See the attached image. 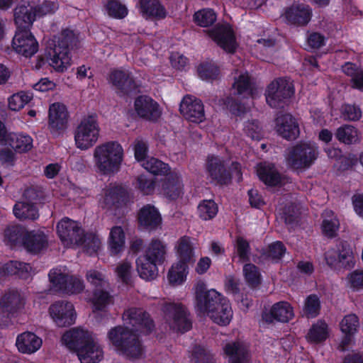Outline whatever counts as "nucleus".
<instances>
[{
    "instance_id": "f257e3e1",
    "label": "nucleus",
    "mask_w": 363,
    "mask_h": 363,
    "mask_svg": "<svg viewBox=\"0 0 363 363\" xmlns=\"http://www.w3.org/2000/svg\"><path fill=\"white\" fill-rule=\"evenodd\" d=\"M194 307L200 317H208L213 323L226 325L233 318L231 306L227 298L214 289L207 291L206 284L199 281L194 286Z\"/></svg>"
},
{
    "instance_id": "f03ea898",
    "label": "nucleus",
    "mask_w": 363,
    "mask_h": 363,
    "mask_svg": "<svg viewBox=\"0 0 363 363\" xmlns=\"http://www.w3.org/2000/svg\"><path fill=\"white\" fill-rule=\"evenodd\" d=\"M62 342L77 353L81 363H99L104 358V351L94 334L82 328L66 331Z\"/></svg>"
},
{
    "instance_id": "7ed1b4c3",
    "label": "nucleus",
    "mask_w": 363,
    "mask_h": 363,
    "mask_svg": "<svg viewBox=\"0 0 363 363\" xmlns=\"http://www.w3.org/2000/svg\"><path fill=\"white\" fill-rule=\"evenodd\" d=\"M124 158L122 145L116 141H108L97 145L93 151L95 172L103 176H113L121 167Z\"/></svg>"
},
{
    "instance_id": "20e7f679",
    "label": "nucleus",
    "mask_w": 363,
    "mask_h": 363,
    "mask_svg": "<svg viewBox=\"0 0 363 363\" xmlns=\"http://www.w3.org/2000/svg\"><path fill=\"white\" fill-rule=\"evenodd\" d=\"M78 38L71 29H65L49 43L48 60L50 66L58 72H65L72 65L69 47L76 45Z\"/></svg>"
},
{
    "instance_id": "39448f33",
    "label": "nucleus",
    "mask_w": 363,
    "mask_h": 363,
    "mask_svg": "<svg viewBox=\"0 0 363 363\" xmlns=\"http://www.w3.org/2000/svg\"><path fill=\"white\" fill-rule=\"evenodd\" d=\"M4 242L11 247L23 246L28 251L37 253L45 247L47 239L42 232L27 233L22 227L14 225L5 230Z\"/></svg>"
},
{
    "instance_id": "423d86ee",
    "label": "nucleus",
    "mask_w": 363,
    "mask_h": 363,
    "mask_svg": "<svg viewBox=\"0 0 363 363\" xmlns=\"http://www.w3.org/2000/svg\"><path fill=\"white\" fill-rule=\"evenodd\" d=\"M108 336L119 354L131 359L142 357L143 350L141 344L137 335L127 327H116L109 331Z\"/></svg>"
},
{
    "instance_id": "0eeeda50",
    "label": "nucleus",
    "mask_w": 363,
    "mask_h": 363,
    "mask_svg": "<svg viewBox=\"0 0 363 363\" xmlns=\"http://www.w3.org/2000/svg\"><path fill=\"white\" fill-rule=\"evenodd\" d=\"M256 89L252 86L250 78L247 72L240 74L236 73L234 77V82L232 86V94L235 99H228L225 102V106L230 113L235 116H240L245 113L247 108L244 105L240 104L238 101L254 98Z\"/></svg>"
},
{
    "instance_id": "6e6552de",
    "label": "nucleus",
    "mask_w": 363,
    "mask_h": 363,
    "mask_svg": "<svg viewBox=\"0 0 363 363\" xmlns=\"http://www.w3.org/2000/svg\"><path fill=\"white\" fill-rule=\"evenodd\" d=\"M100 128L94 116L84 117L77 126L74 133V144L77 148L86 150L93 147L99 140Z\"/></svg>"
},
{
    "instance_id": "1a4fd4ad",
    "label": "nucleus",
    "mask_w": 363,
    "mask_h": 363,
    "mask_svg": "<svg viewBox=\"0 0 363 363\" xmlns=\"http://www.w3.org/2000/svg\"><path fill=\"white\" fill-rule=\"evenodd\" d=\"M318 147L311 143H301L288 149L287 164L294 169L309 167L317 159Z\"/></svg>"
},
{
    "instance_id": "9d476101",
    "label": "nucleus",
    "mask_w": 363,
    "mask_h": 363,
    "mask_svg": "<svg viewBox=\"0 0 363 363\" xmlns=\"http://www.w3.org/2000/svg\"><path fill=\"white\" fill-rule=\"evenodd\" d=\"M49 279L56 290L66 294L80 293L84 288L83 281L77 277L69 275L65 267L52 269L49 273Z\"/></svg>"
},
{
    "instance_id": "9b49d317",
    "label": "nucleus",
    "mask_w": 363,
    "mask_h": 363,
    "mask_svg": "<svg viewBox=\"0 0 363 363\" xmlns=\"http://www.w3.org/2000/svg\"><path fill=\"white\" fill-rule=\"evenodd\" d=\"M164 320L169 329L184 333L191 328V321L186 308L181 303H168L164 307Z\"/></svg>"
},
{
    "instance_id": "f8f14e48",
    "label": "nucleus",
    "mask_w": 363,
    "mask_h": 363,
    "mask_svg": "<svg viewBox=\"0 0 363 363\" xmlns=\"http://www.w3.org/2000/svg\"><path fill=\"white\" fill-rule=\"evenodd\" d=\"M11 47L18 55L30 58L38 52L39 43L30 29L16 28Z\"/></svg>"
},
{
    "instance_id": "ddd939ff",
    "label": "nucleus",
    "mask_w": 363,
    "mask_h": 363,
    "mask_svg": "<svg viewBox=\"0 0 363 363\" xmlns=\"http://www.w3.org/2000/svg\"><path fill=\"white\" fill-rule=\"evenodd\" d=\"M294 93V85L290 79H278L272 82L266 91L267 103L273 108L281 106L282 102Z\"/></svg>"
},
{
    "instance_id": "4468645a",
    "label": "nucleus",
    "mask_w": 363,
    "mask_h": 363,
    "mask_svg": "<svg viewBox=\"0 0 363 363\" xmlns=\"http://www.w3.org/2000/svg\"><path fill=\"white\" fill-rule=\"evenodd\" d=\"M57 233L62 243L67 247L79 245L84 237L83 230L79 225L68 218H62L57 225Z\"/></svg>"
},
{
    "instance_id": "2eb2a0df",
    "label": "nucleus",
    "mask_w": 363,
    "mask_h": 363,
    "mask_svg": "<svg viewBox=\"0 0 363 363\" xmlns=\"http://www.w3.org/2000/svg\"><path fill=\"white\" fill-rule=\"evenodd\" d=\"M129 198V193L122 184H111L102 191L99 199V206L105 210L118 208Z\"/></svg>"
},
{
    "instance_id": "dca6fc26",
    "label": "nucleus",
    "mask_w": 363,
    "mask_h": 363,
    "mask_svg": "<svg viewBox=\"0 0 363 363\" xmlns=\"http://www.w3.org/2000/svg\"><path fill=\"white\" fill-rule=\"evenodd\" d=\"M231 174L227 173L222 161L214 156H209L207 160L206 169L209 177L220 184H225L228 179L233 177H235L238 181L241 179L240 164L233 163L232 165Z\"/></svg>"
},
{
    "instance_id": "f3484780",
    "label": "nucleus",
    "mask_w": 363,
    "mask_h": 363,
    "mask_svg": "<svg viewBox=\"0 0 363 363\" xmlns=\"http://www.w3.org/2000/svg\"><path fill=\"white\" fill-rule=\"evenodd\" d=\"M49 314L58 327H66L74 323L76 312L73 304L68 301H56L49 308Z\"/></svg>"
},
{
    "instance_id": "a211bd4d",
    "label": "nucleus",
    "mask_w": 363,
    "mask_h": 363,
    "mask_svg": "<svg viewBox=\"0 0 363 363\" xmlns=\"http://www.w3.org/2000/svg\"><path fill=\"white\" fill-rule=\"evenodd\" d=\"M136 115L149 121H157L162 113V108L152 97L147 95L138 96L134 101Z\"/></svg>"
},
{
    "instance_id": "6ab92c4d",
    "label": "nucleus",
    "mask_w": 363,
    "mask_h": 363,
    "mask_svg": "<svg viewBox=\"0 0 363 363\" xmlns=\"http://www.w3.org/2000/svg\"><path fill=\"white\" fill-rule=\"evenodd\" d=\"M208 35L223 50L233 52L238 48L234 32L228 24H218L207 31Z\"/></svg>"
},
{
    "instance_id": "aec40b11",
    "label": "nucleus",
    "mask_w": 363,
    "mask_h": 363,
    "mask_svg": "<svg viewBox=\"0 0 363 363\" xmlns=\"http://www.w3.org/2000/svg\"><path fill=\"white\" fill-rule=\"evenodd\" d=\"M179 109L183 116L191 122L201 123L205 118L202 102L193 96H185L181 101Z\"/></svg>"
},
{
    "instance_id": "412c9836",
    "label": "nucleus",
    "mask_w": 363,
    "mask_h": 363,
    "mask_svg": "<svg viewBox=\"0 0 363 363\" xmlns=\"http://www.w3.org/2000/svg\"><path fill=\"white\" fill-rule=\"evenodd\" d=\"M69 113L66 106L60 102L52 104L48 111V128L52 133L65 130L68 123Z\"/></svg>"
},
{
    "instance_id": "4be33fe9",
    "label": "nucleus",
    "mask_w": 363,
    "mask_h": 363,
    "mask_svg": "<svg viewBox=\"0 0 363 363\" xmlns=\"http://www.w3.org/2000/svg\"><path fill=\"white\" fill-rule=\"evenodd\" d=\"M325 258L327 264L335 269L349 267L353 264L352 252L347 245L341 244L336 249L326 252Z\"/></svg>"
},
{
    "instance_id": "5701e85b",
    "label": "nucleus",
    "mask_w": 363,
    "mask_h": 363,
    "mask_svg": "<svg viewBox=\"0 0 363 363\" xmlns=\"http://www.w3.org/2000/svg\"><path fill=\"white\" fill-rule=\"evenodd\" d=\"M158 191L167 198L174 200L184 194V185L181 174L177 171L171 172L159 185Z\"/></svg>"
},
{
    "instance_id": "b1692460",
    "label": "nucleus",
    "mask_w": 363,
    "mask_h": 363,
    "mask_svg": "<svg viewBox=\"0 0 363 363\" xmlns=\"http://www.w3.org/2000/svg\"><path fill=\"white\" fill-rule=\"evenodd\" d=\"M13 20L16 28L30 29L36 20L35 2H23L14 9Z\"/></svg>"
},
{
    "instance_id": "393cba45",
    "label": "nucleus",
    "mask_w": 363,
    "mask_h": 363,
    "mask_svg": "<svg viewBox=\"0 0 363 363\" xmlns=\"http://www.w3.org/2000/svg\"><path fill=\"white\" fill-rule=\"evenodd\" d=\"M228 363H249L250 354L247 345L240 340L229 341L223 347Z\"/></svg>"
},
{
    "instance_id": "a878e982",
    "label": "nucleus",
    "mask_w": 363,
    "mask_h": 363,
    "mask_svg": "<svg viewBox=\"0 0 363 363\" xmlns=\"http://www.w3.org/2000/svg\"><path fill=\"white\" fill-rule=\"evenodd\" d=\"M259 179L269 186H282L289 182V179L281 176L274 165L269 162H261L257 167Z\"/></svg>"
},
{
    "instance_id": "bb28decb",
    "label": "nucleus",
    "mask_w": 363,
    "mask_h": 363,
    "mask_svg": "<svg viewBox=\"0 0 363 363\" xmlns=\"http://www.w3.org/2000/svg\"><path fill=\"white\" fill-rule=\"evenodd\" d=\"M294 316V309L291 304L286 301H280L274 303L269 311H265L262 318L267 323L274 320L286 323L292 319Z\"/></svg>"
},
{
    "instance_id": "cd10ccee",
    "label": "nucleus",
    "mask_w": 363,
    "mask_h": 363,
    "mask_svg": "<svg viewBox=\"0 0 363 363\" xmlns=\"http://www.w3.org/2000/svg\"><path fill=\"white\" fill-rule=\"evenodd\" d=\"M123 320L126 324L131 325L135 330L148 333L153 327L152 320L142 309L130 308L123 313Z\"/></svg>"
},
{
    "instance_id": "c85d7f7f",
    "label": "nucleus",
    "mask_w": 363,
    "mask_h": 363,
    "mask_svg": "<svg viewBox=\"0 0 363 363\" xmlns=\"http://www.w3.org/2000/svg\"><path fill=\"white\" fill-rule=\"evenodd\" d=\"M108 82L120 95L128 94L135 87L130 73L121 69L113 70L108 77Z\"/></svg>"
},
{
    "instance_id": "c756f323",
    "label": "nucleus",
    "mask_w": 363,
    "mask_h": 363,
    "mask_svg": "<svg viewBox=\"0 0 363 363\" xmlns=\"http://www.w3.org/2000/svg\"><path fill=\"white\" fill-rule=\"evenodd\" d=\"M277 133L286 140H295L299 135V126L296 119L290 114H283L276 119Z\"/></svg>"
},
{
    "instance_id": "7c9ffc66",
    "label": "nucleus",
    "mask_w": 363,
    "mask_h": 363,
    "mask_svg": "<svg viewBox=\"0 0 363 363\" xmlns=\"http://www.w3.org/2000/svg\"><path fill=\"white\" fill-rule=\"evenodd\" d=\"M359 326V318L355 314L347 315L340 321V330L345 335L340 344L342 350H346L353 343V335L357 332Z\"/></svg>"
},
{
    "instance_id": "2f4dec72",
    "label": "nucleus",
    "mask_w": 363,
    "mask_h": 363,
    "mask_svg": "<svg viewBox=\"0 0 363 363\" xmlns=\"http://www.w3.org/2000/svg\"><path fill=\"white\" fill-rule=\"evenodd\" d=\"M43 345V340L31 332H25L18 335L16 345L18 351L31 354L38 351Z\"/></svg>"
},
{
    "instance_id": "473e14b6",
    "label": "nucleus",
    "mask_w": 363,
    "mask_h": 363,
    "mask_svg": "<svg viewBox=\"0 0 363 363\" xmlns=\"http://www.w3.org/2000/svg\"><path fill=\"white\" fill-rule=\"evenodd\" d=\"M283 16L290 23L304 26L311 20V9L303 4L293 5L285 11Z\"/></svg>"
},
{
    "instance_id": "72a5a7b5",
    "label": "nucleus",
    "mask_w": 363,
    "mask_h": 363,
    "mask_svg": "<svg viewBox=\"0 0 363 363\" xmlns=\"http://www.w3.org/2000/svg\"><path fill=\"white\" fill-rule=\"evenodd\" d=\"M138 219L140 224L149 230L157 228L162 223V217L158 210L149 204L140 209Z\"/></svg>"
},
{
    "instance_id": "f704fd0d",
    "label": "nucleus",
    "mask_w": 363,
    "mask_h": 363,
    "mask_svg": "<svg viewBox=\"0 0 363 363\" xmlns=\"http://www.w3.org/2000/svg\"><path fill=\"white\" fill-rule=\"evenodd\" d=\"M174 250L177 261L190 263L194 260V246L191 238L183 236L179 238L175 242Z\"/></svg>"
},
{
    "instance_id": "c9c22d12",
    "label": "nucleus",
    "mask_w": 363,
    "mask_h": 363,
    "mask_svg": "<svg viewBox=\"0 0 363 363\" xmlns=\"http://www.w3.org/2000/svg\"><path fill=\"white\" fill-rule=\"evenodd\" d=\"M167 252V245L162 240L152 239L145 246L143 257L162 264Z\"/></svg>"
},
{
    "instance_id": "e433bc0d",
    "label": "nucleus",
    "mask_w": 363,
    "mask_h": 363,
    "mask_svg": "<svg viewBox=\"0 0 363 363\" xmlns=\"http://www.w3.org/2000/svg\"><path fill=\"white\" fill-rule=\"evenodd\" d=\"M330 334V328L328 325L322 320L314 323L309 328L306 339L311 344H320L325 342Z\"/></svg>"
},
{
    "instance_id": "4c0bfd02",
    "label": "nucleus",
    "mask_w": 363,
    "mask_h": 363,
    "mask_svg": "<svg viewBox=\"0 0 363 363\" xmlns=\"http://www.w3.org/2000/svg\"><path fill=\"white\" fill-rule=\"evenodd\" d=\"M125 235L121 226H113L111 228L107 240L108 248L111 255L121 254L125 248Z\"/></svg>"
},
{
    "instance_id": "58836bf2",
    "label": "nucleus",
    "mask_w": 363,
    "mask_h": 363,
    "mask_svg": "<svg viewBox=\"0 0 363 363\" xmlns=\"http://www.w3.org/2000/svg\"><path fill=\"white\" fill-rule=\"evenodd\" d=\"M140 11L147 18L162 19L167 16L166 9L159 0H140Z\"/></svg>"
},
{
    "instance_id": "ea45409f",
    "label": "nucleus",
    "mask_w": 363,
    "mask_h": 363,
    "mask_svg": "<svg viewBox=\"0 0 363 363\" xmlns=\"http://www.w3.org/2000/svg\"><path fill=\"white\" fill-rule=\"evenodd\" d=\"M24 305V298L18 291H11L6 293L0 303L2 313H15L21 310Z\"/></svg>"
},
{
    "instance_id": "a19ab883",
    "label": "nucleus",
    "mask_w": 363,
    "mask_h": 363,
    "mask_svg": "<svg viewBox=\"0 0 363 363\" xmlns=\"http://www.w3.org/2000/svg\"><path fill=\"white\" fill-rule=\"evenodd\" d=\"M157 264H160L143 256L139 257L136 260L137 270L140 277L147 281L157 277L158 274Z\"/></svg>"
},
{
    "instance_id": "79ce46f5",
    "label": "nucleus",
    "mask_w": 363,
    "mask_h": 363,
    "mask_svg": "<svg viewBox=\"0 0 363 363\" xmlns=\"http://www.w3.org/2000/svg\"><path fill=\"white\" fill-rule=\"evenodd\" d=\"M189 264L177 261L172 265L167 275L168 281L172 285H181L186 281L189 274Z\"/></svg>"
},
{
    "instance_id": "37998d69",
    "label": "nucleus",
    "mask_w": 363,
    "mask_h": 363,
    "mask_svg": "<svg viewBox=\"0 0 363 363\" xmlns=\"http://www.w3.org/2000/svg\"><path fill=\"white\" fill-rule=\"evenodd\" d=\"M7 145L11 147L16 152H24L32 148L33 139L28 135L12 133L9 137Z\"/></svg>"
},
{
    "instance_id": "c03bdc74",
    "label": "nucleus",
    "mask_w": 363,
    "mask_h": 363,
    "mask_svg": "<svg viewBox=\"0 0 363 363\" xmlns=\"http://www.w3.org/2000/svg\"><path fill=\"white\" fill-rule=\"evenodd\" d=\"M15 216L21 220H35L38 217L36 207L31 203L25 201L18 202L13 207Z\"/></svg>"
},
{
    "instance_id": "a18cd8bd",
    "label": "nucleus",
    "mask_w": 363,
    "mask_h": 363,
    "mask_svg": "<svg viewBox=\"0 0 363 363\" xmlns=\"http://www.w3.org/2000/svg\"><path fill=\"white\" fill-rule=\"evenodd\" d=\"M321 225L323 233L330 238L335 236L339 228V220L330 210H325L323 213Z\"/></svg>"
},
{
    "instance_id": "49530a36",
    "label": "nucleus",
    "mask_w": 363,
    "mask_h": 363,
    "mask_svg": "<svg viewBox=\"0 0 363 363\" xmlns=\"http://www.w3.org/2000/svg\"><path fill=\"white\" fill-rule=\"evenodd\" d=\"M89 301L92 304L94 313L105 311L106 308L112 303L111 297L103 289H96Z\"/></svg>"
},
{
    "instance_id": "de8ad7c7",
    "label": "nucleus",
    "mask_w": 363,
    "mask_h": 363,
    "mask_svg": "<svg viewBox=\"0 0 363 363\" xmlns=\"http://www.w3.org/2000/svg\"><path fill=\"white\" fill-rule=\"evenodd\" d=\"M32 99V96L26 91H21L10 96L8 99V108L12 111H19L25 107Z\"/></svg>"
},
{
    "instance_id": "09e8293b",
    "label": "nucleus",
    "mask_w": 363,
    "mask_h": 363,
    "mask_svg": "<svg viewBox=\"0 0 363 363\" xmlns=\"http://www.w3.org/2000/svg\"><path fill=\"white\" fill-rule=\"evenodd\" d=\"M217 19L216 13L213 9H203L195 12L194 22L199 26L206 28L213 25Z\"/></svg>"
},
{
    "instance_id": "8fccbe9b",
    "label": "nucleus",
    "mask_w": 363,
    "mask_h": 363,
    "mask_svg": "<svg viewBox=\"0 0 363 363\" xmlns=\"http://www.w3.org/2000/svg\"><path fill=\"white\" fill-rule=\"evenodd\" d=\"M336 137L340 142L345 144L356 143L360 138L358 130L351 125H344L338 128Z\"/></svg>"
},
{
    "instance_id": "3c124183",
    "label": "nucleus",
    "mask_w": 363,
    "mask_h": 363,
    "mask_svg": "<svg viewBox=\"0 0 363 363\" xmlns=\"http://www.w3.org/2000/svg\"><path fill=\"white\" fill-rule=\"evenodd\" d=\"M5 272L8 274H17L22 279H27L31 274V267L26 263L11 261L6 264Z\"/></svg>"
},
{
    "instance_id": "603ef678",
    "label": "nucleus",
    "mask_w": 363,
    "mask_h": 363,
    "mask_svg": "<svg viewBox=\"0 0 363 363\" xmlns=\"http://www.w3.org/2000/svg\"><path fill=\"white\" fill-rule=\"evenodd\" d=\"M79 245H82L84 250L89 255H94L101 247V240L99 235L95 233H89L84 235V239L82 237L81 242Z\"/></svg>"
},
{
    "instance_id": "864d4df0",
    "label": "nucleus",
    "mask_w": 363,
    "mask_h": 363,
    "mask_svg": "<svg viewBox=\"0 0 363 363\" xmlns=\"http://www.w3.org/2000/svg\"><path fill=\"white\" fill-rule=\"evenodd\" d=\"M141 166L153 174H165L169 170L168 164L154 157H148Z\"/></svg>"
},
{
    "instance_id": "5fc2aeb1",
    "label": "nucleus",
    "mask_w": 363,
    "mask_h": 363,
    "mask_svg": "<svg viewBox=\"0 0 363 363\" xmlns=\"http://www.w3.org/2000/svg\"><path fill=\"white\" fill-rule=\"evenodd\" d=\"M218 213V206L213 200H204L198 206L199 216L203 220L214 218Z\"/></svg>"
},
{
    "instance_id": "6e6d98bb",
    "label": "nucleus",
    "mask_w": 363,
    "mask_h": 363,
    "mask_svg": "<svg viewBox=\"0 0 363 363\" xmlns=\"http://www.w3.org/2000/svg\"><path fill=\"white\" fill-rule=\"evenodd\" d=\"M106 13L114 18H123L128 15L127 7L117 0H111L105 6Z\"/></svg>"
},
{
    "instance_id": "4d7b16f0",
    "label": "nucleus",
    "mask_w": 363,
    "mask_h": 363,
    "mask_svg": "<svg viewBox=\"0 0 363 363\" xmlns=\"http://www.w3.org/2000/svg\"><path fill=\"white\" fill-rule=\"evenodd\" d=\"M320 309V299L316 295H310L306 298L303 311L307 318L316 317Z\"/></svg>"
},
{
    "instance_id": "13d9d810",
    "label": "nucleus",
    "mask_w": 363,
    "mask_h": 363,
    "mask_svg": "<svg viewBox=\"0 0 363 363\" xmlns=\"http://www.w3.org/2000/svg\"><path fill=\"white\" fill-rule=\"evenodd\" d=\"M249 252L248 242L242 238L238 237L235 241L233 259L239 262H245L249 258Z\"/></svg>"
},
{
    "instance_id": "bf43d9fd",
    "label": "nucleus",
    "mask_w": 363,
    "mask_h": 363,
    "mask_svg": "<svg viewBox=\"0 0 363 363\" xmlns=\"http://www.w3.org/2000/svg\"><path fill=\"white\" fill-rule=\"evenodd\" d=\"M342 70L347 75L352 77L354 87L363 89V70L358 71L357 67L350 62L345 63Z\"/></svg>"
},
{
    "instance_id": "052dcab7",
    "label": "nucleus",
    "mask_w": 363,
    "mask_h": 363,
    "mask_svg": "<svg viewBox=\"0 0 363 363\" xmlns=\"http://www.w3.org/2000/svg\"><path fill=\"white\" fill-rule=\"evenodd\" d=\"M347 286L352 291L363 289V270H354L348 274L346 278Z\"/></svg>"
},
{
    "instance_id": "680f3d73",
    "label": "nucleus",
    "mask_w": 363,
    "mask_h": 363,
    "mask_svg": "<svg viewBox=\"0 0 363 363\" xmlns=\"http://www.w3.org/2000/svg\"><path fill=\"white\" fill-rule=\"evenodd\" d=\"M191 360L193 363H215L213 355L201 346H196L194 348Z\"/></svg>"
},
{
    "instance_id": "e2e57ef3",
    "label": "nucleus",
    "mask_w": 363,
    "mask_h": 363,
    "mask_svg": "<svg viewBox=\"0 0 363 363\" xmlns=\"http://www.w3.org/2000/svg\"><path fill=\"white\" fill-rule=\"evenodd\" d=\"M243 275L247 284L255 286L260 282V274L256 266L247 264L243 267Z\"/></svg>"
},
{
    "instance_id": "0e129e2a",
    "label": "nucleus",
    "mask_w": 363,
    "mask_h": 363,
    "mask_svg": "<svg viewBox=\"0 0 363 363\" xmlns=\"http://www.w3.org/2000/svg\"><path fill=\"white\" fill-rule=\"evenodd\" d=\"M198 74L202 79H212L219 74L218 68L211 62L201 64L197 69Z\"/></svg>"
},
{
    "instance_id": "69168bd1",
    "label": "nucleus",
    "mask_w": 363,
    "mask_h": 363,
    "mask_svg": "<svg viewBox=\"0 0 363 363\" xmlns=\"http://www.w3.org/2000/svg\"><path fill=\"white\" fill-rule=\"evenodd\" d=\"M285 252L286 248L283 243L279 241H277L269 245L268 249L264 252V255L268 259L273 261H278L283 257Z\"/></svg>"
},
{
    "instance_id": "338daca9",
    "label": "nucleus",
    "mask_w": 363,
    "mask_h": 363,
    "mask_svg": "<svg viewBox=\"0 0 363 363\" xmlns=\"http://www.w3.org/2000/svg\"><path fill=\"white\" fill-rule=\"evenodd\" d=\"M133 269L130 262L124 260L116 269L118 278L123 283L128 284L132 277Z\"/></svg>"
},
{
    "instance_id": "774afa93",
    "label": "nucleus",
    "mask_w": 363,
    "mask_h": 363,
    "mask_svg": "<svg viewBox=\"0 0 363 363\" xmlns=\"http://www.w3.org/2000/svg\"><path fill=\"white\" fill-rule=\"evenodd\" d=\"M58 9V5L54 1H44L40 4H35V11L37 17H42L45 15L52 14Z\"/></svg>"
}]
</instances>
